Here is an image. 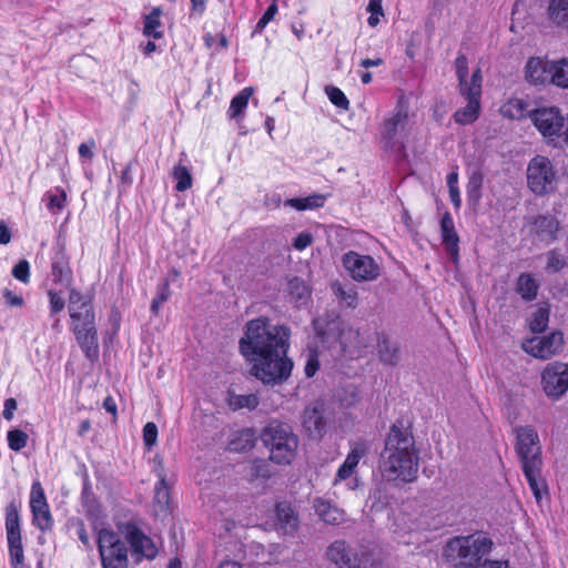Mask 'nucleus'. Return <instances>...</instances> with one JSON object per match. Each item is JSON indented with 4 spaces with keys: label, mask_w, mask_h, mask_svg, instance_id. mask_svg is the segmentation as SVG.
<instances>
[{
    "label": "nucleus",
    "mask_w": 568,
    "mask_h": 568,
    "mask_svg": "<svg viewBox=\"0 0 568 568\" xmlns=\"http://www.w3.org/2000/svg\"><path fill=\"white\" fill-rule=\"evenodd\" d=\"M343 266L355 282H373L381 274V266L369 255L349 251L343 255Z\"/></svg>",
    "instance_id": "obj_12"
},
{
    "label": "nucleus",
    "mask_w": 568,
    "mask_h": 568,
    "mask_svg": "<svg viewBox=\"0 0 568 568\" xmlns=\"http://www.w3.org/2000/svg\"><path fill=\"white\" fill-rule=\"evenodd\" d=\"M312 508L314 514L325 525L339 526L347 520L345 510L325 497H314Z\"/></svg>",
    "instance_id": "obj_20"
},
{
    "label": "nucleus",
    "mask_w": 568,
    "mask_h": 568,
    "mask_svg": "<svg viewBox=\"0 0 568 568\" xmlns=\"http://www.w3.org/2000/svg\"><path fill=\"white\" fill-rule=\"evenodd\" d=\"M332 290L334 295L347 307H356L358 302V294L355 286L335 282L332 284Z\"/></svg>",
    "instance_id": "obj_34"
},
{
    "label": "nucleus",
    "mask_w": 568,
    "mask_h": 568,
    "mask_svg": "<svg viewBox=\"0 0 568 568\" xmlns=\"http://www.w3.org/2000/svg\"><path fill=\"white\" fill-rule=\"evenodd\" d=\"M254 90L252 87H246L241 90L233 99L231 100L230 108L227 110V116L231 120H242L244 113L247 109L248 101L253 95Z\"/></svg>",
    "instance_id": "obj_29"
},
{
    "label": "nucleus",
    "mask_w": 568,
    "mask_h": 568,
    "mask_svg": "<svg viewBox=\"0 0 568 568\" xmlns=\"http://www.w3.org/2000/svg\"><path fill=\"white\" fill-rule=\"evenodd\" d=\"M277 0H273L272 3L268 6L264 14L261 17V19L257 21L254 33H261L265 27L274 19L275 14L277 13Z\"/></svg>",
    "instance_id": "obj_49"
},
{
    "label": "nucleus",
    "mask_w": 568,
    "mask_h": 568,
    "mask_svg": "<svg viewBox=\"0 0 568 568\" xmlns=\"http://www.w3.org/2000/svg\"><path fill=\"white\" fill-rule=\"evenodd\" d=\"M367 11L369 17L367 22L371 27H376L379 23L381 18L384 16L383 0H369L367 4Z\"/></svg>",
    "instance_id": "obj_44"
},
{
    "label": "nucleus",
    "mask_w": 568,
    "mask_h": 568,
    "mask_svg": "<svg viewBox=\"0 0 568 568\" xmlns=\"http://www.w3.org/2000/svg\"><path fill=\"white\" fill-rule=\"evenodd\" d=\"M262 440L270 450V458L276 464H291L297 453L298 437L291 426L277 422L270 423L262 433Z\"/></svg>",
    "instance_id": "obj_6"
},
{
    "label": "nucleus",
    "mask_w": 568,
    "mask_h": 568,
    "mask_svg": "<svg viewBox=\"0 0 568 568\" xmlns=\"http://www.w3.org/2000/svg\"><path fill=\"white\" fill-rule=\"evenodd\" d=\"M154 499H155L156 504L162 509H166L169 507V503H170L169 486L163 476H160V479L155 485Z\"/></svg>",
    "instance_id": "obj_43"
},
{
    "label": "nucleus",
    "mask_w": 568,
    "mask_h": 568,
    "mask_svg": "<svg viewBox=\"0 0 568 568\" xmlns=\"http://www.w3.org/2000/svg\"><path fill=\"white\" fill-rule=\"evenodd\" d=\"M382 476L388 481H413L418 473L419 458L413 436L393 425L385 439L379 462Z\"/></svg>",
    "instance_id": "obj_2"
},
{
    "label": "nucleus",
    "mask_w": 568,
    "mask_h": 568,
    "mask_svg": "<svg viewBox=\"0 0 568 568\" xmlns=\"http://www.w3.org/2000/svg\"><path fill=\"white\" fill-rule=\"evenodd\" d=\"M552 84L562 89L568 88V58L554 61Z\"/></svg>",
    "instance_id": "obj_39"
},
{
    "label": "nucleus",
    "mask_w": 568,
    "mask_h": 568,
    "mask_svg": "<svg viewBox=\"0 0 568 568\" xmlns=\"http://www.w3.org/2000/svg\"><path fill=\"white\" fill-rule=\"evenodd\" d=\"M530 120L548 145H568V114L559 108L551 105L534 109Z\"/></svg>",
    "instance_id": "obj_5"
},
{
    "label": "nucleus",
    "mask_w": 568,
    "mask_h": 568,
    "mask_svg": "<svg viewBox=\"0 0 568 568\" xmlns=\"http://www.w3.org/2000/svg\"><path fill=\"white\" fill-rule=\"evenodd\" d=\"M515 432L516 450L524 475L536 499L539 500L546 488L545 480L541 478L542 458L539 436L531 426L517 427Z\"/></svg>",
    "instance_id": "obj_3"
},
{
    "label": "nucleus",
    "mask_w": 568,
    "mask_h": 568,
    "mask_svg": "<svg viewBox=\"0 0 568 568\" xmlns=\"http://www.w3.org/2000/svg\"><path fill=\"white\" fill-rule=\"evenodd\" d=\"M326 557L338 568H361L356 550L344 540L333 541L327 547Z\"/></svg>",
    "instance_id": "obj_21"
},
{
    "label": "nucleus",
    "mask_w": 568,
    "mask_h": 568,
    "mask_svg": "<svg viewBox=\"0 0 568 568\" xmlns=\"http://www.w3.org/2000/svg\"><path fill=\"white\" fill-rule=\"evenodd\" d=\"M325 93L329 101L337 108L342 110H348L349 108V101L344 94V92L334 85H327L325 88Z\"/></svg>",
    "instance_id": "obj_42"
},
{
    "label": "nucleus",
    "mask_w": 568,
    "mask_h": 568,
    "mask_svg": "<svg viewBox=\"0 0 568 568\" xmlns=\"http://www.w3.org/2000/svg\"><path fill=\"white\" fill-rule=\"evenodd\" d=\"M491 546V540L480 534L455 537L447 542L445 556L455 566L477 568Z\"/></svg>",
    "instance_id": "obj_4"
},
{
    "label": "nucleus",
    "mask_w": 568,
    "mask_h": 568,
    "mask_svg": "<svg viewBox=\"0 0 568 568\" xmlns=\"http://www.w3.org/2000/svg\"><path fill=\"white\" fill-rule=\"evenodd\" d=\"M247 547L255 555V558L251 559V561L258 565L276 562L283 549L282 546L274 545L270 550H265L264 546L257 542H251Z\"/></svg>",
    "instance_id": "obj_31"
},
{
    "label": "nucleus",
    "mask_w": 568,
    "mask_h": 568,
    "mask_svg": "<svg viewBox=\"0 0 568 568\" xmlns=\"http://www.w3.org/2000/svg\"><path fill=\"white\" fill-rule=\"evenodd\" d=\"M125 540L131 545L132 556L136 561L142 559H153L158 554V547L154 541L144 535L138 527L126 524L121 528Z\"/></svg>",
    "instance_id": "obj_16"
},
{
    "label": "nucleus",
    "mask_w": 568,
    "mask_h": 568,
    "mask_svg": "<svg viewBox=\"0 0 568 568\" xmlns=\"http://www.w3.org/2000/svg\"><path fill=\"white\" fill-rule=\"evenodd\" d=\"M161 16L162 11L160 8L155 7L151 10V12L144 18V36L153 39H160L163 36L161 29Z\"/></svg>",
    "instance_id": "obj_35"
},
{
    "label": "nucleus",
    "mask_w": 568,
    "mask_h": 568,
    "mask_svg": "<svg viewBox=\"0 0 568 568\" xmlns=\"http://www.w3.org/2000/svg\"><path fill=\"white\" fill-rule=\"evenodd\" d=\"M383 63V60L381 58L376 59H364L361 61V67L368 69L373 67H379Z\"/></svg>",
    "instance_id": "obj_62"
},
{
    "label": "nucleus",
    "mask_w": 568,
    "mask_h": 568,
    "mask_svg": "<svg viewBox=\"0 0 568 568\" xmlns=\"http://www.w3.org/2000/svg\"><path fill=\"white\" fill-rule=\"evenodd\" d=\"M2 295H3L4 300H6V303L9 306L21 307L23 305L22 296L14 294L9 288H4L2 291Z\"/></svg>",
    "instance_id": "obj_55"
},
{
    "label": "nucleus",
    "mask_w": 568,
    "mask_h": 568,
    "mask_svg": "<svg viewBox=\"0 0 568 568\" xmlns=\"http://www.w3.org/2000/svg\"><path fill=\"white\" fill-rule=\"evenodd\" d=\"M318 368H320V361H318L317 353L315 351H310L306 355V363H305V367H304L305 375L307 377H313L316 374V372L318 371Z\"/></svg>",
    "instance_id": "obj_51"
},
{
    "label": "nucleus",
    "mask_w": 568,
    "mask_h": 568,
    "mask_svg": "<svg viewBox=\"0 0 568 568\" xmlns=\"http://www.w3.org/2000/svg\"><path fill=\"white\" fill-rule=\"evenodd\" d=\"M291 332L261 316L248 321L239 342L240 353L251 365L250 373L264 385L285 382L293 362L287 357Z\"/></svg>",
    "instance_id": "obj_1"
},
{
    "label": "nucleus",
    "mask_w": 568,
    "mask_h": 568,
    "mask_svg": "<svg viewBox=\"0 0 568 568\" xmlns=\"http://www.w3.org/2000/svg\"><path fill=\"white\" fill-rule=\"evenodd\" d=\"M526 181L531 193L545 196L557 190L559 175L548 156L537 154L527 164Z\"/></svg>",
    "instance_id": "obj_7"
},
{
    "label": "nucleus",
    "mask_w": 568,
    "mask_h": 568,
    "mask_svg": "<svg viewBox=\"0 0 568 568\" xmlns=\"http://www.w3.org/2000/svg\"><path fill=\"white\" fill-rule=\"evenodd\" d=\"M558 226V221L554 216L539 215L532 222L531 232L538 235L541 241H552Z\"/></svg>",
    "instance_id": "obj_27"
},
{
    "label": "nucleus",
    "mask_w": 568,
    "mask_h": 568,
    "mask_svg": "<svg viewBox=\"0 0 568 568\" xmlns=\"http://www.w3.org/2000/svg\"><path fill=\"white\" fill-rule=\"evenodd\" d=\"M217 568H243V566L234 560H224L219 565Z\"/></svg>",
    "instance_id": "obj_64"
},
{
    "label": "nucleus",
    "mask_w": 568,
    "mask_h": 568,
    "mask_svg": "<svg viewBox=\"0 0 568 568\" xmlns=\"http://www.w3.org/2000/svg\"><path fill=\"white\" fill-rule=\"evenodd\" d=\"M538 284L530 274H521L517 281V292L524 300L531 301L536 297Z\"/></svg>",
    "instance_id": "obj_38"
},
{
    "label": "nucleus",
    "mask_w": 568,
    "mask_h": 568,
    "mask_svg": "<svg viewBox=\"0 0 568 568\" xmlns=\"http://www.w3.org/2000/svg\"><path fill=\"white\" fill-rule=\"evenodd\" d=\"M75 339L90 361H95L99 356V341L97 327L78 329L73 332Z\"/></svg>",
    "instance_id": "obj_26"
},
{
    "label": "nucleus",
    "mask_w": 568,
    "mask_h": 568,
    "mask_svg": "<svg viewBox=\"0 0 568 568\" xmlns=\"http://www.w3.org/2000/svg\"><path fill=\"white\" fill-rule=\"evenodd\" d=\"M298 515L287 503H278L275 507L274 529L283 536H294L298 529Z\"/></svg>",
    "instance_id": "obj_22"
},
{
    "label": "nucleus",
    "mask_w": 568,
    "mask_h": 568,
    "mask_svg": "<svg viewBox=\"0 0 568 568\" xmlns=\"http://www.w3.org/2000/svg\"><path fill=\"white\" fill-rule=\"evenodd\" d=\"M78 537L80 539V541L85 546V547H90L91 544H90V537L89 535L87 534V530L84 528V526L81 524L80 527L78 528Z\"/></svg>",
    "instance_id": "obj_61"
},
{
    "label": "nucleus",
    "mask_w": 568,
    "mask_h": 568,
    "mask_svg": "<svg viewBox=\"0 0 568 568\" xmlns=\"http://www.w3.org/2000/svg\"><path fill=\"white\" fill-rule=\"evenodd\" d=\"M97 544L102 568L129 567L128 547L118 532L109 528L100 529Z\"/></svg>",
    "instance_id": "obj_9"
},
{
    "label": "nucleus",
    "mask_w": 568,
    "mask_h": 568,
    "mask_svg": "<svg viewBox=\"0 0 568 568\" xmlns=\"http://www.w3.org/2000/svg\"><path fill=\"white\" fill-rule=\"evenodd\" d=\"M6 534L9 551V561L12 568L24 567V551L20 527L19 510L14 504L6 509Z\"/></svg>",
    "instance_id": "obj_11"
},
{
    "label": "nucleus",
    "mask_w": 568,
    "mask_h": 568,
    "mask_svg": "<svg viewBox=\"0 0 568 568\" xmlns=\"http://www.w3.org/2000/svg\"><path fill=\"white\" fill-rule=\"evenodd\" d=\"M449 197L455 209H459L462 205V199L458 186H452V189H449Z\"/></svg>",
    "instance_id": "obj_60"
},
{
    "label": "nucleus",
    "mask_w": 568,
    "mask_h": 568,
    "mask_svg": "<svg viewBox=\"0 0 568 568\" xmlns=\"http://www.w3.org/2000/svg\"><path fill=\"white\" fill-rule=\"evenodd\" d=\"M326 201V196L322 194H313L306 197L288 199L284 205L291 206L298 211L314 210L322 207Z\"/></svg>",
    "instance_id": "obj_33"
},
{
    "label": "nucleus",
    "mask_w": 568,
    "mask_h": 568,
    "mask_svg": "<svg viewBox=\"0 0 568 568\" xmlns=\"http://www.w3.org/2000/svg\"><path fill=\"white\" fill-rule=\"evenodd\" d=\"M547 17L555 27L568 29V0H549Z\"/></svg>",
    "instance_id": "obj_28"
},
{
    "label": "nucleus",
    "mask_w": 568,
    "mask_h": 568,
    "mask_svg": "<svg viewBox=\"0 0 568 568\" xmlns=\"http://www.w3.org/2000/svg\"><path fill=\"white\" fill-rule=\"evenodd\" d=\"M460 94L467 103L454 113V120L456 123L462 125L471 124L479 118L481 109V88L478 87V77L474 80L470 87L462 90Z\"/></svg>",
    "instance_id": "obj_17"
},
{
    "label": "nucleus",
    "mask_w": 568,
    "mask_h": 568,
    "mask_svg": "<svg viewBox=\"0 0 568 568\" xmlns=\"http://www.w3.org/2000/svg\"><path fill=\"white\" fill-rule=\"evenodd\" d=\"M68 311L71 318L72 332L95 327V314L88 297L77 290L69 295Z\"/></svg>",
    "instance_id": "obj_14"
},
{
    "label": "nucleus",
    "mask_w": 568,
    "mask_h": 568,
    "mask_svg": "<svg viewBox=\"0 0 568 568\" xmlns=\"http://www.w3.org/2000/svg\"><path fill=\"white\" fill-rule=\"evenodd\" d=\"M566 264L565 256L558 252H550L547 255V265L546 268L550 272H558L564 268Z\"/></svg>",
    "instance_id": "obj_50"
},
{
    "label": "nucleus",
    "mask_w": 568,
    "mask_h": 568,
    "mask_svg": "<svg viewBox=\"0 0 568 568\" xmlns=\"http://www.w3.org/2000/svg\"><path fill=\"white\" fill-rule=\"evenodd\" d=\"M479 567H481V568H510L508 560H484Z\"/></svg>",
    "instance_id": "obj_58"
},
{
    "label": "nucleus",
    "mask_w": 568,
    "mask_h": 568,
    "mask_svg": "<svg viewBox=\"0 0 568 568\" xmlns=\"http://www.w3.org/2000/svg\"><path fill=\"white\" fill-rule=\"evenodd\" d=\"M158 438V427L154 423H146L143 427V440L144 444L151 448L155 443Z\"/></svg>",
    "instance_id": "obj_53"
},
{
    "label": "nucleus",
    "mask_w": 568,
    "mask_h": 568,
    "mask_svg": "<svg viewBox=\"0 0 568 568\" xmlns=\"http://www.w3.org/2000/svg\"><path fill=\"white\" fill-rule=\"evenodd\" d=\"M170 295L169 280H165L151 303V311L158 314L161 305L169 300Z\"/></svg>",
    "instance_id": "obj_47"
},
{
    "label": "nucleus",
    "mask_w": 568,
    "mask_h": 568,
    "mask_svg": "<svg viewBox=\"0 0 568 568\" xmlns=\"http://www.w3.org/2000/svg\"><path fill=\"white\" fill-rule=\"evenodd\" d=\"M303 427L311 437L318 438L325 433L323 408L320 404L307 406L303 414Z\"/></svg>",
    "instance_id": "obj_23"
},
{
    "label": "nucleus",
    "mask_w": 568,
    "mask_h": 568,
    "mask_svg": "<svg viewBox=\"0 0 568 568\" xmlns=\"http://www.w3.org/2000/svg\"><path fill=\"white\" fill-rule=\"evenodd\" d=\"M94 146V142H90V143H82L80 144L79 146V154L81 158H87V159H91L93 156V152H92V149Z\"/></svg>",
    "instance_id": "obj_59"
},
{
    "label": "nucleus",
    "mask_w": 568,
    "mask_h": 568,
    "mask_svg": "<svg viewBox=\"0 0 568 568\" xmlns=\"http://www.w3.org/2000/svg\"><path fill=\"white\" fill-rule=\"evenodd\" d=\"M312 235L310 233L303 232L298 234L294 240V247L298 251H303L312 243Z\"/></svg>",
    "instance_id": "obj_56"
},
{
    "label": "nucleus",
    "mask_w": 568,
    "mask_h": 568,
    "mask_svg": "<svg viewBox=\"0 0 568 568\" xmlns=\"http://www.w3.org/2000/svg\"><path fill=\"white\" fill-rule=\"evenodd\" d=\"M550 308L547 304L538 305L530 314L529 327L534 333L544 332L549 322Z\"/></svg>",
    "instance_id": "obj_36"
},
{
    "label": "nucleus",
    "mask_w": 568,
    "mask_h": 568,
    "mask_svg": "<svg viewBox=\"0 0 568 568\" xmlns=\"http://www.w3.org/2000/svg\"><path fill=\"white\" fill-rule=\"evenodd\" d=\"M455 67H456V73L459 81V88L460 91L464 90L467 87H470V84L476 80L478 77V87L481 88L483 83V75L479 68H477L470 78H468V61L465 55H458L455 60Z\"/></svg>",
    "instance_id": "obj_30"
},
{
    "label": "nucleus",
    "mask_w": 568,
    "mask_h": 568,
    "mask_svg": "<svg viewBox=\"0 0 568 568\" xmlns=\"http://www.w3.org/2000/svg\"><path fill=\"white\" fill-rule=\"evenodd\" d=\"M30 508L33 524L44 531L52 527L53 520L45 498L44 490L39 481L32 484L30 491Z\"/></svg>",
    "instance_id": "obj_18"
},
{
    "label": "nucleus",
    "mask_w": 568,
    "mask_h": 568,
    "mask_svg": "<svg viewBox=\"0 0 568 568\" xmlns=\"http://www.w3.org/2000/svg\"><path fill=\"white\" fill-rule=\"evenodd\" d=\"M440 232H442V240L443 244L447 251V253L450 255L453 261H457L458 258V243H459V236L455 230L454 220L450 215V213L446 212L444 213L442 221H440Z\"/></svg>",
    "instance_id": "obj_24"
},
{
    "label": "nucleus",
    "mask_w": 568,
    "mask_h": 568,
    "mask_svg": "<svg viewBox=\"0 0 568 568\" xmlns=\"http://www.w3.org/2000/svg\"><path fill=\"white\" fill-rule=\"evenodd\" d=\"M288 287L290 293L296 298V302H304L310 295L307 285L298 278L290 281Z\"/></svg>",
    "instance_id": "obj_45"
},
{
    "label": "nucleus",
    "mask_w": 568,
    "mask_h": 568,
    "mask_svg": "<svg viewBox=\"0 0 568 568\" xmlns=\"http://www.w3.org/2000/svg\"><path fill=\"white\" fill-rule=\"evenodd\" d=\"M398 349L395 345L389 344L387 341L379 343V356L386 364H395L397 362Z\"/></svg>",
    "instance_id": "obj_46"
},
{
    "label": "nucleus",
    "mask_w": 568,
    "mask_h": 568,
    "mask_svg": "<svg viewBox=\"0 0 568 568\" xmlns=\"http://www.w3.org/2000/svg\"><path fill=\"white\" fill-rule=\"evenodd\" d=\"M564 334L554 331L544 336H535L523 343V349L539 359H548L558 355L564 348Z\"/></svg>",
    "instance_id": "obj_15"
},
{
    "label": "nucleus",
    "mask_w": 568,
    "mask_h": 568,
    "mask_svg": "<svg viewBox=\"0 0 568 568\" xmlns=\"http://www.w3.org/2000/svg\"><path fill=\"white\" fill-rule=\"evenodd\" d=\"M29 436L20 429H11L7 434L8 446L14 452H20L28 444Z\"/></svg>",
    "instance_id": "obj_41"
},
{
    "label": "nucleus",
    "mask_w": 568,
    "mask_h": 568,
    "mask_svg": "<svg viewBox=\"0 0 568 568\" xmlns=\"http://www.w3.org/2000/svg\"><path fill=\"white\" fill-rule=\"evenodd\" d=\"M52 276L54 281L59 283H67L69 281L70 268L63 260L52 263Z\"/></svg>",
    "instance_id": "obj_48"
},
{
    "label": "nucleus",
    "mask_w": 568,
    "mask_h": 568,
    "mask_svg": "<svg viewBox=\"0 0 568 568\" xmlns=\"http://www.w3.org/2000/svg\"><path fill=\"white\" fill-rule=\"evenodd\" d=\"M173 178L176 181L175 189L184 192L192 186V176L186 166L178 164L173 168Z\"/></svg>",
    "instance_id": "obj_40"
},
{
    "label": "nucleus",
    "mask_w": 568,
    "mask_h": 568,
    "mask_svg": "<svg viewBox=\"0 0 568 568\" xmlns=\"http://www.w3.org/2000/svg\"><path fill=\"white\" fill-rule=\"evenodd\" d=\"M17 406V400L14 398H7L4 400L2 415L7 420H11L13 418Z\"/></svg>",
    "instance_id": "obj_57"
},
{
    "label": "nucleus",
    "mask_w": 568,
    "mask_h": 568,
    "mask_svg": "<svg viewBox=\"0 0 568 568\" xmlns=\"http://www.w3.org/2000/svg\"><path fill=\"white\" fill-rule=\"evenodd\" d=\"M50 297V311L52 314L61 312L64 307V300L55 292H49Z\"/></svg>",
    "instance_id": "obj_54"
},
{
    "label": "nucleus",
    "mask_w": 568,
    "mask_h": 568,
    "mask_svg": "<svg viewBox=\"0 0 568 568\" xmlns=\"http://www.w3.org/2000/svg\"><path fill=\"white\" fill-rule=\"evenodd\" d=\"M12 275L22 283H28L30 278L29 263L23 260L20 261L12 270Z\"/></svg>",
    "instance_id": "obj_52"
},
{
    "label": "nucleus",
    "mask_w": 568,
    "mask_h": 568,
    "mask_svg": "<svg viewBox=\"0 0 568 568\" xmlns=\"http://www.w3.org/2000/svg\"><path fill=\"white\" fill-rule=\"evenodd\" d=\"M540 378L544 393L552 400L562 398L568 392V367L562 362L547 364Z\"/></svg>",
    "instance_id": "obj_13"
},
{
    "label": "nucleus",
    "mask_w": 568,
    "mask_h": 568,
    "mask_svg": "<svg viewBox=\"0 0 568 568\" xmlns=\"http://www.w3.org/2000/svg\"><path fill=\"white\" fill-rule=\"evenodd\" d=\"M44 199L48 201V210L51 213L57 214L65 207L68 197L65 191L62 187L57 186L47 192Z\"/></svg>",
    "instance_id": "obj_37"
},
{
    "label": "nucleus",
    "mask_w": 568,
    "mask_h": 568,
    "mask_svg": "<svg viewBox=\"0 0 568 568\" xmlns=\"http://www.w3.org/2000/svg\"><path fill=\"white\" fill-rule=\"evenodd\" d=\"M412 129L408 108L399 103L383 123L381 136L384 146L392 150L404 149L412 134Z\"/></svg>",
    "instance_id": "obj_8"
},
{
    "label": "nucleus",
    "mask_w": 568,
    "mask_h": 568,
    "mask_svg": "<svg viewBox=\"0 0 568 568\" xmlns=\"http://www.w3.org/2000/svg\"><path fill=\"white\" fill-rule=\"evenodd\" d=\"M554 60L530 57L524 68L525 80L532 85L552 84Z\"/></svg>",
    "instance_id": "obj_19"
},
{
    "label": "nucleus",
    "mask_w": 568,
    "mask_h": 568,
    "mask_svg": "<svg viewBox=\"0 0 568 568\" xmlns=\"http://www.w3.org/2000/svg\"><path fill=\"white\" fill-rule=\"evenodd\" d=\"M369 450L368 444L365 442H356L351 445L343 464L337 468L333 479V487L344 486L348 490H354L358 486L357 467L361 459L367 455Z\"/></svg>",
    "instance_id": "obj_10"
},
{
    "label": "nucleus",
    "mask_w": 568,
    "mask_h": 568,
    "mask_svg": "<svg viewBox=\"0 0 568 568\" xmlns=\"http://www.w3.org/2000/svg\"><path fill=\"white\" fill-rule=\"evenodd\" d=\"M534 109H530L528 100L517 97L507 99L499 109L500 114L509 120L530 119Z\"/></svg>",
    "instance_id": "obj_25"
},
{
    "label": "nucleus",
    "mask_w": 568,
    "mask_h": 568,
    "mask_svg": "<svg viewBox=\"0 0 568 568\" xmlns=\"http://www.w3.org/2000/svg\"><path fill=\"white\" fill-rule=\"evenodd\" d=\"M192 10L197 13H203L206 8V0H190Z\"/></svg>",
    "instance_id": "obj_63"
},
{
    "label": "nucleus",
    "mask_w": 568,
    "mask_h": 568,
    "mask_svg": "<svg viewBox=\"0 0 568 568\" xmlns=\"http://www.w3.org/2000/svg\"><path fill=\"white\" fill-rule=\"evenodd\" d=\"M226 403L232 410H240L243 408L253 410L258 406L260 399L258 396L254 393L236 394L234 392L229 390Z\"/></svg>",
    "instance_id": "obj_32"
}]
</instances>
